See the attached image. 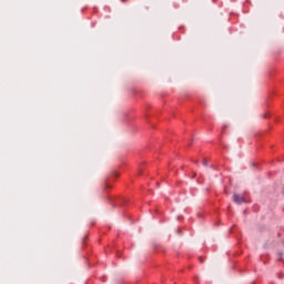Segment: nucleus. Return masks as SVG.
Returning a JSON list of instances; mask_svg holds the SVG:
<instances>
[{"mask_svg": "<svg viewBox=\"0 0 284 284\" xmlns=\"http://www.w3.org/2000/svg\"><path fill=\"white\" fill-rule=\"evenodd\" d=\"M234 203H237V205H241V203H247V199L243 195L234 194L233 195Z\"/></svg>", "mask_w": 284, "mask_h": 284, "instance_id": "f257e3e1", "label": "nucleus"}, {"mask_svg": "<svg viewBox=\"0 0 284 284\" xmlns=\"http://www.w3.org/2000/svg\"><path fill=\"white\" fill-rule=\"evenodd\" d=\"M202 163H203V165H205V166H206V165H207V160H206V159H204Z\"/></svg>", "mask_w": 284, "mask_h": 284, "instance_id": "f03ea898", "label": "nucleus"}, {"mask_svg": "<svg viewBox=\"0 0 284 284\" xmlns=\"http://www.w3.org/2000/svg\"><path fill=\"white\" fill-rule=\"evenodd\" d=\"M201 263H203V257H200Z\"/></svg>", "mask_w": 284, "mask_h": 284, "instance_id": "7ed1b4c3", "label": "nucleus"}]
</instances>
